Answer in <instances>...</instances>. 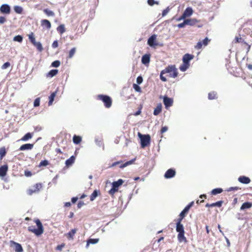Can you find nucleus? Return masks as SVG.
I'll return each mask as SVG.
<instances>
[{
  "instance_id": "nucleus-33",
  "label": "nucleus",
  "mask_w": 252,
  "mask_h": 252,
  "mask_svg": "<svg viewBox=\"0 0 252 252\" xmlns=\"http://www.w3.org/2000/svg\"><path fill=\"white\" fill-rule=\"evenodd\" d=\"M58 73V70L52 69L46 75L47 77H53L56 75Z\"/></svg>"
},
{
  "instance_id": "nucleus-51",
  "label": "nucleus",
  "mask_w": 252,
  "mask_h": 252,
  "mask_svg": "<svg viewBox=\"0 0 252 252\" xmlns=\"http://www.w3.org/2000/svg\"><path fill=\"white\" fill-rule=\"evenodd\" d=\"M10 65V63L9 62H6L1 66V68L2 69H6L9 67Z\"/></svg>"
},
{
  "instance_id": "nucleus-5",
  "label": "nucleus",
  "mask_w": 252,
  "mask_h": 252,
  "mask_svg": "<svg viewBox=\"0 0 252 252\" xmlns=\"http://www.w3.org/2000/svg\"><path fill=\"white\" fill-rule=\"evenodd\" d=\"M124 183L122 179H119L117 181L113 182L112 188L109 190V193L113 196L118 191L119 187Z\"/></svg>"
},
{
  "instance_id": "nucleus-13",
  "label": "nucleus",
  "mask_w": 252,
  "mask_h": 252,
  "mask_svg": "<svg viewBox=\"0 0 252 252\" xmlns=\"http://www.w3.org/2000/svg\"><path fill=\"white\" fill-rule=\"evenodd\" d=\"M156 37L157 35L156 34L152 35L151 37H150L148 40V44L151 47H155L157 46L158 44L156 43Z\"/></svg>"
},
{
  "instance_id": "nucleus-42",
  "label": "nucleus",
  "mask_w": 252,
  "mask_h": 252,
  "mask_svg": "<svg viewBox=\"0 0 252 252\" xmlns=\"http://www.w3.org/2000/svg\"><path fill=\"white\" fill-rule=\"evenodd\" d=\"M189 66V64H186L183 63V64L180 67V69L182 71H185Z\"/></svg>"
},
{
  "instance_id": "nucleus-14",
  "label": "nucleus",
  "mask_w": 252,
  "mask_h": 252,
  "mask_svg": "<svg viewBox=\"0 0 252 252\" xmlns=\"http://www.w3.org/2000/svg\"><path fill=\"white\" fill-rule=\"evenodd\" d=\"M0 11L3 14H9L10 13V7L7 4H3L0 7Z\"/></svg>"
},
{
  "instance_id": "nucleus-37",
  "label": "nucleus",
  "mask_w": 252,
  "mask_h": 252,
  "mask_svg": "<svg viewBox=\"0 0 252 252\" xmlns=\"http://www.w3.org/2000/svg\"><path fill=\"white\" fill-rule=\"evenodd\" d=\"M43 11L47 16L54 17L55 16V13L48 8L44 9Z\"/></svg>"
},
{
  "instance_id": "nucleus-21",
  "label": "nucleus",
  "mask_w": 252,
  "mask_h": 252,
  "mask_svg": "<svg viewBox=\"0 0 252 252\" xmlns=\"http://www.w3.org/2000/svg\"><path fill=\"white\" fill-rule=\"evenodd\" d=\"M238 180L239 182L244 184H248L251 182V179L249 177L245 176H240Z\"/></svg>"
},
{
  "instance_id": "nucleus-28",
  "label": "nucleus",
  "mask_w": 252,
  "mask_h": 252,
  "mask_svg": "<svg viewBox=\"0 0 252 252\" xmlns=\"http://www.w3.org/2000/svg\"><path fill=\"white\" fill-rule=\"evenodd\" d=\"M252 207V203L250 202H246L244 203L241 208L240 210H244L247 209H250Z\"/></svg>"
},
{
  "instance_id": "nucleus-59",
  "label": "nucleus",
  "mask_w": 252,
  "mask_h": 252,
  "mask_svg": "<svg viewBox=\"0 0 252 252\" xmlns=\"http://www.w3.org/2000/svg\"><path fill=\"white\" fill-rule=\"evenodd\" d=\"M6 22V18L3 16H0V24H2Z\"/></svg>"
},
{
  "instance_id": "nucleus-48",
  "label": "nucleus",
  "mask_w": 252,
  "mask_h": 252,
  "mask_svg": "<svg viewBox=\"0 0 252 252\" xmlns=\"http://www.w3.org/2000/svg\"><path fill=\"white\" fill-rule=\"evenodd\" d=\"M60 64H61L60 62L58 60H56V61H54L52 63V66L53 67H58L60 65Z\"/></svg>"
},
{
  "instance_id": "nucleus-60",
  "label": "nucleus",
  "mask_w": 252,
  "mask_h": 252,
  "mask_svg": "<svg viewBox=\"0 0 252 252\" xmlns=\"http://www.w3.org/2000/svg\"><path fill=\"white\" fill-rule=\"evenodd\" d=\"M84 203L83 201H80L79 202H78V204H77V207L78 208H80L81 207H82L84 205Z\"/></svg>"
},
{
  "instance_id": "nucleus-16",
  "label": "nucleus",
  "mask_w": 252,
  "mask_h": 252,
  "mask_svg": "<svg viewBox=\"0 0 252 252\" xmlns=\"http://www.w3.org/2000/svg\"><path fill=\"white\" fill-rule=\"evenodd\" d=\"M77 231V228L72 229L67 233L65 234V236H66L68 240H73L74 236L76 233Z\"/></svg>"
},
{
  "instance_id": "nucleus-24",
  "label": "nucleus",
  "mask_w": 252,
  "mask_h": 252,
  "mask_svg": "<svg viewBox=\"0 0 252 252\" xmlns=\"http://www.w3.org/2000/svg\"><path fill=\"white\" fill-rule=\"evenodd\" d=\"M33 147V144H23L19 148L20 151H24L27 150H31Z\"/></svg>"
},
{
  "instance_id": "nucleus-30",
  "label": "nucleus",
  "mask_w": 252,
  "mask_h": 252,
  "mask_svg": "<svg viewBox=\"0 0 252 252\" xmlns=\"http://www.w3.org/2000/svg\"><path fill=\"white\" fill-rule=\"evenodd\" d=\"M162 110V105L161 104H158L156 108L155 109L154 111V115L155 116L158 115L161 112Z\"/></svg>"
},
{
  "instance_id": "nucleus-11",
  "label": "nucleus",
  "mask_w": 252,
  "mask_h": 252,
  "mask_svg": "<svg viewBox=\"0 0 252 252\" xmlns=\"http://www.w3.org/2000/svg\"><path fill=\"white\" fill-rule=\"evenodd\" d=\"M10 245L11 247H12L13 246H15V251L16 252H23V249L21 246V244L19 243H18L17 242H14V241H10Z\"/></svg>"
},
{
  "instance_id": "nucleus-3",
  "label": "nucleus",
  "mask_w": 252,
  "mask_h": 252,
  "mask_svg": "<svg viewBox=\"0 0 252 252\" xmlns=\"http://www.w3.org/2000/svg\"><path fill=\"white\" fill-rule=\"evenodd\" d=\"M97 98L103 102L106 108H109L111 106L112 100L110 96L107 95L99 94L97 95Z\"/></svg>"
},
{
  "instance_id": "nucleus-10",
  "label": "nucleus",
  "mask_w": 252,
  "mask_h": 252,
  "mask_svg": "<svg viewBox=\"0 0 252 252\" xmlns=\"http://www.w3.org/2000/svg\"><path fill=\"white\" fill-rule=\"evenodd\" d=\"M193 13V10L192 8L189 7H187L184 11L182 15L178 19V21L185 19L187 17L190 16Z\"/></svg>"
},
{
  "instance_id": "nucleus-54",
  "label": "nucleus",
  "mask_w": 252,
  "mask_h": 252,
  "mask_svg": "<svg viewBox=\"0 0 252 252\" xmlns=\"http://www.w3.org/2000/svg\"><path fill=\"white\" fill-rule=\"evenodd\" d=\"M35 132H39L42 130V127L40 126H35L34 127Z\"/></svg>"
},
{
  "instance_id": "nucleus-15",
  "label": "nucleus",
  "mask_w": 252,
  "mask_h": 252,
  "mask_svg": "<svg viewBox=\"0 0 252 252\" xmlns=\"http://www.w3.org/2000/svg\"><path fill=\"white\" fill-rule=\"evenodd\" d=\"M175 170L173 169L170 168L166 171L164 174V177L166 179L171 178L175 176Z\"/></svg>"
},
{
  "instance_id": "nucleus-56",
  "label": "nucleus",
  "mask_w": 252,
  "mask_h": 252,
  "mask_svg": "<svg viewBox=\"0 0 252 252\" xmlns=\"http://www.w3.org/2000/svg\"><path fill=\"white\" fill-rule=\"evenodd\" d=\"M143 81V78L141 76H138L136 79L137 84H140Z\"/></svg>"
},
{
  "instance_id": "nucleus-55",
  "label": "nucleus",
  "mask_w": 252,
  "mask_h": 252,
  "mask_svg": "<svg viewBox=\"0 0 252 252\" xmlns=\"http://www.w3.org/2000/svg\"><path fill=\"white\" fill-rule=\"evenodd\" d=\"M65 246V244L64 243L62 244L61 245H58L56 249L57 250L62 251L63 248Z\"/></svg>"
},
{
  "instance_id": "nucleus-26",
  "label": "nucleus",
  "mask_w": 252,
  "mask_h": 252,
  "mask_svg": "<svg viewBox=\"0 0 252 252\" xmlns=\"http://www.w3.org/2000/svg\"><path fill=\"white\" fill-rule=\"evenodd\" d=\"M41 25L42 27H45L47 29L51 28V24L50 21L47 19H43L41 21Z\"/></svg>"
},
{
  "instance_id": "nucleus-49",
  "label": "nucleus",
  "mask_w": 252,
  "mask_h": 252,
  "mask_svg": "<svg viewBox=\"0 0 252 252\" xmlns=\"http://www.w3.org/2000/svg\"><path fill=\"white\" fill-rule=\"evenodd\" d=\"M39 105H40V98L37 97L34 101L33 106L34 107H37V106H39Z\"/></svg>"
},
{
  "instance_id": "nucleus-29",
  "label": "nucleus",
  "mask_w": 252,
  "mask_h": 252,
  "mask_svg": "<svg viewBox=\"0 0 252 252\" xmlns=\"http://www.w3.org/2000/svg\"><path fill=\"white\" fill-rule=\"evenodd\" d=\"M178 240L179 242H187V238L185 237V233H178L177 235Z\"/></svg>"
},
{
  "instance_id": "nucleus-45",
  "label": "nucleus",
  "mask_w": 252,
  "mask_h": 252,
  "mask_svg": "<svg viewBox=\"0 0 252 252\" xmlns=\"http://www.w3.org/2000/svg\"><path fill=\"white\" fill-rule=\"evenodd\" d=\"M49 164V162L48 160H42L41 161H40L38 166L39 167L46 166Z\"/></svg>"
},
{
  "instance_id": "nucleus-31",
  "label": "nucleus",
  "mask_w": 252,
  "mask_h": 252,
  "mask_svg": "<svg viewBox=\"0 0 252 252\" xmlns=\"http://www.w3.org/2000/svg\"><path fill=\"white\" fill-rule=\"evenodd\" d=\"M33 134V133L28 132L26 133L23 137H22L21 140L23 141H26L32 138Z\"/></svg>"
},
{
  "instance_id": "nucleus-17",
  "label": "nucleus",
  "mask_w": 252,
  "mask_h": 252,
  "mask_svg": "<svg viewBox=\"0 0 252 252\" xmlns=\"http://www.w3.org/2000/svg\"><path fill=\"white\" fill-rule=\"evenodd\" d=\"M182 220L178 219L176 224V231L178 233H185L183 225L181 223Z\"/></svg>"
},
{
  "instance_id": "nucleus-4",
  "label": "nucleus",
  "mask_w": 252,
  "mask_h": 252,
  "mask_svg": "<svg viewBox=\"0 0 252 252\" xmlns=\"http://www.w3.org/2000/svg\"><path fill=\"white\" fill-rule=\"evenodd\" d=\"M29 39L32 44L35 46L39 52H42L43 50L41 43L35 41L34 33L32 32L28 35Z\"/></svg>"
},
{
  "instance_id": "nucleus-2",
  "label": "nucleus",
  "mask_w": 252,
  "mask_h": 252,
  "mask_svg": "<svg viewBox=\"0 0 252 252\" xmlns=\"http://www.w3.org/2000/svg\"><path fill=\"white\" fill-rule=\"evenodd\" d=\"M34 222L37 225V228L35 229L33 226H30L28 227V230L29 231L34 233L36 236H40L44 232L42 224L38 219L35 220Z\"/></svg>"
},
{
  "instance_id": "nucleus-22",
  "label": "nucleus",
  "mask_w": 252,
  "mask_h": 252,
  "mask_svg": "<svg viewBox=\"0 0 252 252\" xmlns=\"http://www.w3.org/2000/svg\"><path fill=\"white\" fill-rule=\"evenodd\" d=\"M8 165L5 164L1 166L0 167V176L4 177L6 175L8 171Z\"/></svg>"
},
{
  "instance_id": "nucleus-53",
  "label": "nucleus",
  "mask_w": 252,
  "mask_h": 252,
  "mask_svg": "<svg viewBox=\"0 0 252 252\" xmlns=\"http://www.w3.org/2000/svg\"><path fill=\"white\" fill-rule=\"evenodd\" d=\"M168 130V127L166 126H164L162 127L161 130H160V134H162L165 132L167 131Z\"/></svg>"
},
{
  "instance_id": "nucleus-62",
  "label": "nucleus",
  "mask_w": 252,
  "mask_h": 252,
  "mask_svg": "<svg viewBox=\"0 0 252 252\" xmlns=\"http://www.w3.org/2000/svg\"><path fill=\"white\" fill-rule=\"evenodd\" d=\"M240 189L239 187H231L229 189H228V191H231V190H237L238 189Z\"/></svg>"
},
{
  "instance_id": "nucleus-12",
  "label": "nucleus",
  "mask_w": 252,
  "mask_h": 252,
  "mask_svg": "<svg viewBox=\"0 0 252 252\" xmlns=\"http://www.w3.org/2000/svg\"><path fill=\"white\" fill-rule=\"evenodd\" d=\"M209 41L210 40L208 38V37H206L202 41H198L194 47L196 49H200L202 47L203 45H207Z\"/></svg>"
},
{
  "instance_id": "nucleus-47",
  "label": "nucleus",
  "mask_w": 252,
  "mask_h": 252,
  "mask_svg": "<svg viewBox=\"0 0 252 252\" xmlns=\"http://www.w3.org/2000/svg\"><path fill=\"white\" fill-rule=\"evenodd\" d=\"M98 241V239H90L88 240L87 242V245H88L89 243L94 244L97 243Z\"/></svg>"
},
{
  "instance_id": "nucleus-18",
  "label": "nucleus",
  "mask_w": 252,
  "mask_h": 252,
  "mask_svg": "<svg viewBox=\"0 0 252 252\" xmlns=\"http://www.w3.org/2000/svg\"><path fill=\"white\" fill-rule=\"evenodd\" d=\"M173 99L171 98L168 97L167 96H164L163 97V103L166 108L170 107L173 104Z\"/></svg>"
},
{
  "instance_id": "nucleus-34",
  "label": "nucleus",
  "mask_w": 252,
  "mask_h": 252,
  "mask_svg": "<svg viewBox=\"0 0 252 252\" xmlns=\"http://www.w3.org/2000/svg\"><path fill=\"white\" fill-rule=\"evenodd\" d=\"M82 141V137L80 136L74 135L73 137V142L75 144H79Z\"/></svg>"
},
{
  "instance_id": "nucleus-7",
  "label": "nucleus",
  "mask_w": 252,
  "mask_h": 252,
  "mask_svg": "<svg viewBox=\"0 0 252 252\" xmlns=\"http://www.w3.org/2000/svg\"><path fill=\"white\" fill-rule=\"evenodd\" d=\"M141 139V146L142 148H145L148 146L150 143L151 138L149 135H141L138 133Z\"/></svg>"
},
{
  "instance_id": "nucleus-57",
  "label": "nucleus",
  "mask_w": 252,
  "mask_h": 252,
  "mask_svg": "<svg viewBox=\"0 0 252 252\" xmlns=\"http://www.w3.org/2000/svg\"><path fill=\"white\" fill-rule=\"evenodd\" d=\"M25 175L27 177H30L32 175V173L30 171L25 170Z\"/></svg>"
},
{
  "instance_id": "nucleus-39",
  "label": "nucleus",
  "mask_w": 252,
  "mask_h": 252,
  "mask_svg": "<svg viewBox=\"0 0 252 252\" xmlns=\"http://www.w3.org/2000/svg\"><path fill=\"white\" fill-rule=\"evenodd\" d=\"M6 151L5 147H2L0 148V159L1 160L5 156Z\"/></svg>"
},
{
  "instance_id": "nucleus-6",
  "label": "nucleus",
  "mask_w": 252,
  "mask_h": 252,
  "mask_svg": "<svg viewBox=\"0 0 252 252\" xmlns=\"http://www.w3.org/2000/svg\"><path fill=\"white\" fill-rule=\"evenodd\" d=\"M42 188L41 183H38L34 185L32 189H29L27 190V193L29 195H32L34 193H37L39 192Z\"/></svg>"
},
{
  "instance_id": "nucleus-61",
  "label": "nucleus",
  "mask_w": 252,
  "mask_h": 252,
  "mask_svg": "<svg viewBox=\"0 0 252 252\" xmlns=\"http://www.w3.org/2000/svg\"><path fill=\"white\" fill-rule=\"evenodd\" d=\"M186 25H187V23H185L184 21L183 23L179 24L177 26L179 28H184Z\"/></svg>"
},
{
  "instance_id": "nucleus-35",
  "label": "nucleus",
  "mask_w": 252,
  "mask_h": 252,
  "mask_svg": "<svg viewBox=\"0 0 252 252\" xmlns=\"http://www.w3.org/2000/svg\"><path fill=\"white\" fill-rule=\"evenodd\" d=\"M57 92H54L52 93L51 95L49 97V102L48 105H51L53 103V102L54 100V98L56 95Z\"/></svg>"
},
{
  "instance_id": "nucleus-23",
  "label": "nucleus",
  "mask_w": 252,
  "mask_h": 252,
  "mask_svg": "<svg viewBox=\"0 0 252 252\" xmlns=\"http://www.w3.org/2000/svg\"><path fill=\"white\" fill-rule=\"evenodd\" d=\"M150 61V55L145 54L142 57L141 62L145 65L149 64Z\"/></svg>"
},
{
  "instance_id": "nucleus-58",
  "label": "nucleus",
  "mask_w": 252,
  "mask_h": 252,
  "mask_svg": "<svg viewBox=\"0 0 252 252\" xmlns=\"http://www.w3.org/2000/svg\"><path fill=\"white\" fill-rule=\"evenodd\" d=\"M52 47L53 48H56L58 47V41H57V40L54 41L53 42V43H52Z\"/></svg>"
},
{
  "instance_id": "nucleus-1",
  "label": "nucleus",
  "mask_w": 252,
  "mask_h": 252,
  "mask_svg": "<svg viewBox=\"0 0 252 252\" xmlns=\"http://www.w3.org/2000/svg\"><path fill=\"white\" fill-rule=\"evenodd\" d=\"M166 73H169L168 76L171 78H176L178 74L177 69L175 67V65H168L160 72V79L163 82L167 81L166 77L163 76V74Z\"/></svg>"
},
{
  "instance_id": "nucleus-25",
  "label": "nucleus",
  "mask_w": 252,
  "mask_h": 252,
  "mask_svg": "<svg viewBox=\"0 0 252 252\" xmlns=\"http://www.w3.org/2000/svg\"><path fill=\"white\" fill-rule=\"evenodd\" d=\"M101 193L99 190L95 189L90 196V200L94 201L98 196L100 195Z\"/></svg>"
},
{
  "instance_id": "nucleus-9",
  "label": "nucleus",
  "mask_w": 252,
  "mask_h": 252,
  "mask_svg": "<svg viewBox=\"0 0 252 252\" xmlns=\"http://www.w3.org/2000/svg\"><path fill=\"white\" fill-rule=\"evenodd\" d=\"M134 160H133V159L130 160L129 161H126L125 163H122V162H123L122 161H116V162L113 163L112 165L109 166V167H112L115 166L116 165H120V167L121 168H123L129 165L132 164Z\"/></svg>"
},
{
  "instance_id": "nucleus-64",
  "label": "nucleus",
  "mask_w": 252,
  "mask_h": 252,
  "mask_svg": "<svg viewBox=\"0 0 252 252\" xmlns=\"http://www.w3.org/2000/svg\"><path fill=\"white\" fill-rule=\"evenodd\" d=\"M237 202H238L237 198H235L233 200L232 204L234 206L237 203Z\"/></svg>"
},
{
  "instance_id": "nucleus-41",
  "label": "nucleus",
  "mask_w": 252,
  "mask_h": 252,
  "mask_svg": "<svg viewBox=\"0 0 252 252\" xmlns=\"http://www.w3.org/2000/svg\"><path fill=\"white\" fill-rule=\"evenodd\" d=\"M76 52V48H72L69 52L68 58H72Z\"/></svg>"
},
{
  "instance_id": "nucleus-40",
  "label": "nucleus",
  "mask_w": 252,
  "mask_h": 252,
  "mask_svg": "<svg viewBox=\"0 0 252 252\" xmlns=\"http://www.w3.org/2000/svg\"><path fill=\"white\" fill-rule=\"evenodd\" d=\"M14 11L17 14H21L23 12V8L20 6H15L14 7Z\"/></svg>"
},
{
  "instance_id": "nucleus-52",
  "label": "nucleus",
  "mask_w": 252,
  "mask_h": 252,
  "mask_svg": "<svg viewBox=\"0 0 252 252\" xmlns=\"http://www.w3.org/2000/svg\"><path fill=\"white\" fill-rule=\"evenodd\" d=\"M223 203V201H222V200H220V201H217V202H215V207H221Z\"/></svg>"
},
{
  "instance_id": "nucleus-19",
  "label": "nucleus",
  "mask_w": 252,
  "mask_h": 252,
  "mask_svg": "<svg viewBox=\"0 0 252 252\" xmlns=\"http://www.w3.org/2000/svg\"><path fill=\"white\" fill-rule=\"evenodd\" d=\"M199 22H200V20H197L195 18L188 19L185 20V23H187V25L191 26H194Z\"/></svg>"
},
{
  "instance_id": "nucleus-63",
  "label": "nucleus",
  "mask_w": 252,
  "mask_h": 252,
  "mask_svg": "<svg viewBox=\"0 0 252 252\" xmlns=\"http://www.w3.org/2000/svg\"><path fill=\"white\" fill-rule=\"evenodd\" d=\"M77 200H78V197H74L72 198L71 201L73 203H75L77 201Z\"/></svg>"
},
{
  "instance_id": "nucleus-32",
  "label": "nucleus",
  "mask_w": 252,
  "mask_h": 252,
  "mask_svg": "<svg viewBox=\"0 0 252 252\" xmlns=\"http://www.w3.org/2000/svg\"><path fill=\"white\" fill-rule=\"evenodd\" d=\"M218 98L217 92L215 91L211 92L208 94V98L210 100L216 99Z\"/></svg>"
},
{
  "instance_id": "nucleus-44",
  "label": "nucleus",
  "mask_w": 252,
  "mask_h": 252,
  "mask_svg": "<svg viewBox=\"0 0 252 252\" xmlns=\"http://www.w3.org/2000/svg\"><path fill=\"white\" fill-rule=\"evenodd\" d=\"M13 40L21 43L23 41V37L20 35H16L14 37Z\"/></svg>"
},
{
  "instance_id": "nucleus-8",
  "label": "nucleus",
  "mask_w": 252,
  "mask_h": 252,
  "mask_svg": "<svg viewBox=\"0 0 252 252\" xmlns=\"http://www.w3.org/2000/svg\"><path fill=\"white\" fill-rule=\"evenodd\" d=\"M194 201H191L190 202L181 212L179 215V217L178 218L180 220H182L185 217L186 215L188 213V212L190 208L193 205Z\"/></svg>"
},
{
  "instance_id": "nucleus-20",
  "label": "nucleus",
  "mask_w": 252,
  "mask_h": 252,
  "mask_svg": "<svg viewBox=\"0 0 252 252\" xmlns=\"http://www.w3.org/2000/svg\"><path fill=\"white\" fill-rule=\"evenodd\" d=\"M194 56L189 54H186L183 57V62L186 64H189V61L193 59Z\"/></svg>"
},
{
  "instance_id": "nucleus-50",
  "label": "nucleus",
  "mask_w": 252,
  "mask_h": 252,
  "mask_svg": "<svg viewBox=\"0 0 252 252\" xmlns=\"http://www.w3.org/2000/svg\"><path fill=\"white\" fill-rule=\"evenodd\" d=\"M148 3L150 6H153L154 4H158V2L154 0H148Z\"/></svg>"
},
{
  "instance_id": "nucleus-36",
  "label": "nucleus",
  "mask_w": 252,
  "mask_h": 252,
  "mask_svg": "<svg viewBox=\"0 0 252 252\" xmlns=\"http://www.w3.org/2000/svg\"><path fill=\"white\" fill-rule=\"evenodd\" d=\"M223 191V190L221 188H216L213 189L211 191V194L212 195H215L218 194L220 193Z\"/></svg>"
},
{
  "instance_id": "nucleus-38",
  "label": "nucleus",
  "mask_w": 252,
  "mask_h": 252,
  "mask_svg": "<svg viewBox=\"0 0 252 252\" xmlns=\"http://www.w3.org/2000/svg\"><path fill=\"white\" fill-rule=\"evenodd\" d=\"M57 30L59 33H60L61 34H63L65 32V29L64 27V25L63 24L60 25L57 28Z\"/></svg>"
},
{
  "instance_id": "nucleus-43",
  "label": "nucleus",
  "mask_w": 252,
  "mask_h": 252,
  "mask_svg": "<svg viewBox=\"0 0 252 252\" xmlns=\"http://www.w3.org/2000/svg\"><path fill=\"white\" fill-rule=\"evenodd\" d=\"M234 40L235 43H244L248 45V44L244 41V39L240 37L236 36Z\"/></svg>"
},
{
  "instance_id": "nucleus-27",
  "label": "nucleus",
  "mask_w": 252,
  "mask_h": 252,
  "mask_svg": "<svg viewBox=\"0 0 252 252\" xmlns=\"http://www.w3.org/2000/svg\"><path fill=\"white\" fill-rule=\"evenodd\" d=\"M75 160V157L74 156H72L68 159L65 161V165L66 167H69L74 162Z\"/></svg>"
},
{
  "instance_id": "nucleus-46",
  "label": "nucleus",
  "mask_w": 252,
  "mask_h": 252,
  "mask_svg": "<svg viewBox=\"0 0 252 252\" xmlns=\"http://www.w3.org/2000/svg\"><path fill=\"white\" fill-rule=\"evenodd\" d=\"M133 88L136 92H139V93L141 92V89L137 84H133Z\"/></svg>"
}]
</instances>
